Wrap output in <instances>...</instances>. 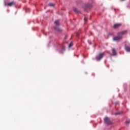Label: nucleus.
<instances>
[{
	"label": "nucleus",
	"mask_w": 130,
	"mask_h": 130,
	"mask_svg": "<svg viewBox=\"0 0 130 130\" xmlns=\"http://www.w3.org/2000/svg\"><path fill=\"white\" fill-rule=\"evenodd\" d=\"M120 39H122V36L118 35V36L115 37L113 38L114 41H118V40H120Z\"/></svg>",
	"instance_id": "20e7f679"
},
{
	"label": "nucleus",
	"mask_w": 130,
	"mask_h": 130,
	"mask_svg": "<svg viewBox=\"0 0 130 130\" xmlns=\"http://www.w3.org/2000/svg\"><path fill=\"white\" fill-rule=\"evenodd\" d=\"M84 20L85 22H86L87 19V18L85 17Z\"/></svg>",
	"instance_id": "f3484780"
},
{
	"label": "nucleus",
	"mask_w": 130,
	"mask_h": 130,
	"mask_svg": "<svg viewBox=\"0 0 130 130\" xmlns=\"http://www.w3.org/2000/svg\"><path fill=\"white\" fill-rule=\"evenodd\" d=\"M113 55H116V50L114 48L112 49Z\"/></svg>",
	"instance_id": "1a4fd4ad"
},
{
	"label": "nucleus",
	"mask_w": 130,
	"mask_h": 130,
	"mask_svg": "<svg viewBox=\"0 0 130 130\" xmlns=\"http://www.w3.org/2000/svg\"><path fill=\"white\" fill-rule=\"evenodd\" d=\"M104 122H105V123H106V124H108V125L112 124V122H111L110 119H109V118L107 117L104 119Z\"/></svg>",
	"instance_id": "f03ea898"
},
{
	"label": "nucleus",
	"mask_w": 130,
	"mask_h": 130,
	"mask_svg": "<svg viewBox=\"0 0 130 130\" xmlns=\"http://www.w3.org/2000/svg\"><path fill=\"white\" fill-rule=\"evenodd\" d=\"M72 46H73V43H70V44H69V47H72Z\"/></svg>",
	"instance_id": "dca6fc26"
},
{
	"label": "nucleus",
	"mask_w": 130,
	"mask_h": 130,
	"mask_svg": "<svg viewBox=\"0 0 130 130\" xmlns=\"http://www.w3.org/2000/svg\"><path fill=\"white\" fill-rule=\"evenodd\" d=\"M115 115H119L120 114H121V112H118L115 113Z\"/></svg>",
	"instance_id": "4468645a"
},
{
	"label": "nucleus",
	"mask_w": 130,
	"mask_h": 130,
	"mask_svg": "<svg viewBox=\"0 0 130 130\" xmlns=\"http://www.w3.org/2000/svg\"><path fill=\"white\" fill-rule=\"evenodd\" d=\"M54 24L56 25V26H59V21L58 20H56L54 22Z\"/></svg>",
	"instance_id": "9d476101"
},
{
	"label": "nucleus",
	"mask_w": 130,
	"mask_h": 130,
	"mask_svg": "<svg viewBox=\"0 0 130 130\" xmlns=\"http://www.w3.org/2000/svg\"><path fill=\"white\" fill-rule=\"evenodd\" d=\"M91 7H92V6L89 5V4H85L83 6V9H84V10H87L88 9H90V8H91Z\"/></svg>",
	"instance_id": "39448f33"
},
{
	"label": "nucleus",
	"mask_w": 130,
	"mask_h": 130,
	"mask_svg": "<svg viewBox=\"0 0 130 130\" xmlns=\"http://www.w3.org/2000/svg\"><path fill=\"white\" fill-rule=\"evenodd\" d=\"M16 5V2L12 1L11 2L8 3V4H5V6L7 7H13V6Z\"/></svg>",
	"instance_id": "7ed1b4c3"
},
{
	"label": "nucleus",
	"mask_w": 130,
	"mask_h": 130,
	"mask_svg": "<svg viewBox=\"0 0 130 130\" xmlns=\"http://www.w3.org/2000/svg\"><path fill=\"white\" fill-rule=\"evenodd\" d=\"M73 11L74 12H75V13H79V11H78V9H77V8H74Z\"/></svg>",
	"instance_id": "f8f14e48"
},
{
	"label": "nucleus",
	"mask_w": 130,
	"mask_h": 130,
	"mask_svg": "<svg viewBox=\"0 0 130 130\" xmlns=\"http://www.w3.org/2000/svg\"><path fill=\"white\" fill-rule=\"evenodd\" d=\"M125 49L127 52H130V47L129 46H125Z\"/></svg>",
	"instance_id": "0eeeda50"
},
{
	"label": "nucleus",
	"mask_w": 130,
	"mask_h": 130,
	"mask_svg": "<svg viewBox=\"0 0 130 130\" xmlns=\"http://www.w3.org/2000/svg\"><path fill=\"white\" fill-rule=\"evenodd\" d=\"M54 29H55V30H56V31H57L58 32H60L61 31V29L59 28H56L55 27H54Z\"/></svg>",
	"instance_id": "9b49d317"
},
{
	"label": "nucleus",
	"mask_w": 130,
	"mask_h": 130,
	"mask_svg": "<svg viewBox=\"0 0 130 130\" xmlns=\"http://www.w3.org/2000/svg\"><path fill=\"white\" fill-rule=\"evenodd\" d=\"M130 123V120H127V121H126V122H125V123L126 124H128V123Z\"/></svg>",
	"instance_id": "2eb2a0df"
},
{
	"label": "nucleus",
	"mask_w": 130,
	"mask_h": 130,
	"mask_svg": "<svg viewBox=\"0 0 130 130\" xmlns=\"http://www.w3.org/2000/svg\"><path fill=\"white\" fill-rule=\"evenodd\" d=\"M89 44H92V43L90 42V43H89Z\"/></svg>",
	"instance_id": "aec40b11"
},
{
	"label": "nucleus",
	"mask_w": 130,
	"mask_h": 130,
	"mask_svg": "<svg viewBox=\"0 0 130 130\" xmlns=\"http://www.w3.org/2000/svg\"><path fill=\"white\" fill-rule=\"evenodd\" d=\"M105 55V53H104V52L101 53L95 57V59L98 61L101 60V59L103 58Z\"/></svg>",
	"instance_id": "f257e3e1"
},
{
	"label": "nucleus",
	"mask_w": 130,
	"mask_h": 130,
	"mask_svg": "<svg viewBox=\"0 0 130 130\" xmlns=\"http://www.w3.org/2000/svg\"><path fill=\"white\" fill-rule=\"evenodd\" d=\"M125 34H127V30H124L120 32H118L117 34V35H119L120 36H121V35H125Z\"/></svg>",
	"instance_id": "423d86ee"
},
{
	"label": "nucleus",
	"mask_w": 130,
	"mask_h": 130,
	"mask_svg": "<svg viewBox=\"0 0 130 130\" xmlns=\"http://www.w3.org/2000/svg\"><path fill=\"white\" fill-rule=\"evenodd\" d=\"M120 1H121V2H123V1H124L125 0H120Z\"/></svg>",
	"instance_id": "6ab92c4d"
},
{
	"label": "nucleus",
	"mask_w": 130,
	"mask_h": 130,
	"mask_svg": "<svg viewBox=\"0 0 130 130\" xmlns=\"http://www.w3.org/2000/svg\"><path fill=\"white\" fill-rule=\"evenodd\" d=\"M48 6L49 7H54V4H53V3H50L48 4Z\"/></svg>",
	"instance_id": "ddd939ff"
},
{
	"label": "nucleus",
	"mask_w": 130,
	"mask_h": 130,
	"mask_svg": "<svg viewBox=\"0 0 130 130\" xmlns=\"http://www.w3.org/2000/svg\"><path fill=\"white\" fill-rule=\"evenodd\" d=\"M121 26V23L116 24L114 25V28H119Z\"/></svg>",
	"instance_id": "6e6552de"
},
{
	"label": "nucleus",
	"mask_w": 130,
	"mask_h": 130,
	"mask_svg": "<svg viewBox=\"0 0 130 130\" xmlns=\"http://www.w3.org/2000/svg\"><path fill=\"white\" fill-rule=\"evenodd\" d=\"M67 38H68V36H66L64 37V39H67Z\"/></svg>",
	"instance_id": "a211bd4d"
}]
</instances>
